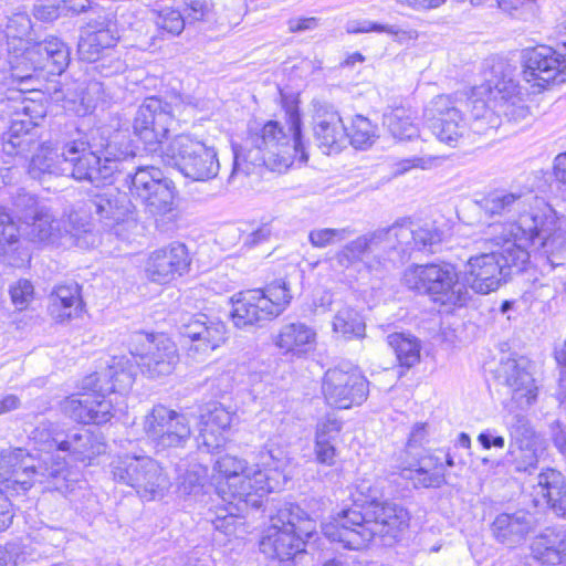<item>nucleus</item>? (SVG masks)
Here are the masks:
<instances>
[{
  "mask_svg": "<svg viewBox=\"0 0 566 566\" xmlns=\"http://www.w3.org/2000/svg\"><path fill=\"white\" fill-rule=\"evenodd\" d=\"M333 332L346 340L365 337L366 324L358 311L343 306L333 317Z\"/></svg>",
  "mask_w": 566,
  "mask_h": 566,
  "instance_id": "37998d69",
  "label": "nucleus"
},
{
  "mask_svg": "<svg viewBox=\"0 0 566 566\" xmlns=\"http://www.w3.org/2000/svg\"><path fill=\"white\" fill-rule=\"evenodd\" d=\"M523 78L532 86L545 88L566 81V59L551 46L538 45L523 52Z\"/></svg>",
  "mask_w": 566,
  "mask_h": 566,
  "instance_id": "aec40b11",
  "label": "nucleus"
},
{
  "mask_svg": "<svg viewBox=\"0 0 566 566\" xmlns=\"http://www.w3.org/2000/svg\"><path fill=\"white\" fill-rule=\"evenodd\" d=\"M499 8L514 19L531 21L538 14L537 0H497Z\"/></svg>",
  "mask_w": 566,
  "mask_h": 566,
  "instance_id": "864d4df0",
  "label": "nucleus"
},
{
  "mask_svg": "<svg viewBox=\"0 0 566 566\" xmlns=\"http://www.w3.org/2000/svg\"><path fill=\"white\" fill-rule=\"evenodd\" d=\"M388 345L394 349L400 366L410 368L420 359V343L410 334L394 333L387 336Z\"/></svg>",
  "mask_w": 566,
  "mask_h": 566,
  "instance_id": "c03bdc74",
  "label": "nucleus"
},
{
  "mask_svg": "<svg viewBox=\"0 0 566 566\" xmlns=\"http://www.w3.org/2000/svg\"><path fill=\"white\" fill-rule=\"evenodd\" d=\"M336 261L344 268L363 263L369 271L387 269L394 262L388 227L379 228L346 243L337 253Z\"/></svg>",
  "mask_w": 566,
  "mask_h": 566,
  "instance_id": "dca6fc26",
  "label": "nucleus"
},
{
  "mask_svg": "<svg viewBox=\"0 0 566 566\" xmlns=\"http://www.w3.org/2000/svg\"><path fill=\"white\" fill-rule=\"evenodd\" d=\"M31 439L38 444L40 450L51 451L56 449L60 451V442H63V433L57 432L55 424L52 422H41L33 431Z\"/></svg>",
  "mask_w": 566,
  "mask_h": 566,
  "instance_id": "5fc2aeb1",
  "label": "nucleus"
},
{
  "mask_svg": "<svg viewBox=\"0 0 566 566\" xmlns=\"http://www.w3.org/2000/svg\"><path fill=\"white\" fill-rule=\"evenodd\" d=\"M376 126L363 115L353 118L350 130H347L349 143L355 148H366L377 138Z\"/></svg>",
  "mask_w": 566,
  "mask_h": 566,
  "instance_id": "8fccbe9b",
  "label": "nucleus"
},
{
  "mask_svg": "<svg viewBox=\"0 0 566 566\" xmlns=\"http://www.w3.org/2000/svg\"><path fill=\"white\" fill-rule=\"evenodd\" d=\"M90 210L109 231L125 237V231L137 227L134 207L126 193L116 188L97 191L91 196Z\"/></svg>",
  "mask_w": 566,
  "mask_h": 566,
  "instance_id": "6ab92c4d",
  "label": "nucleus"
},
{
  "mask_svg": "<svg viewBox=\"0 0 566 566\" xmlns=\"http://www.w3.org/2000/svg\"><path fill=\"white\" fill-rule=\"evenodd\" d=\"M535 528L536 522L534 516L524 510L513 513H501L496 515L491 525L494 538L510 548L522 545Z\"/></svg>",
  "mask_w": 566,
  "mask_h": 566,
  "instance_id": "473e14b6",
  "label": "nucleus"
},
{
  "mask_svg": "<svg viewBox=\"0 0 566 566\" xmlns=\"http://www.w3.org/2000/svg\"><path fill=\"white\" fill-rule=\"evenodd\" d=\"M535 504L548 505L558 516H566V482L563 474L554 469H546L537 476Z\"/></svg>",
  "mask_w": 566,
  "mask_h": 566,
  "instance_id": "f704fd0d",
  "label": "nucleus"
},
{
  "mask_svg": "<svg viewBox=\"0 0 566 566\" xmlns=\"http://www.w3.org/2000/svg\"><path fill=\"white\" fill-rule=\"evenodd\" d=\"M104 391H92L90 406L92 411L87 415L91 417L90 423L103 424L113 417V400L106 398Z\"/></svg>",
  "mask_w": 566,
  "mask_h": 566,
  "instance_id": "4d7b16f0",
  "label": "nucleus"
},
{
  "mask_svg": "<svg viewBox=\"0 0 566 566\" xmlns=\"http://www.w3.org/2000/svg\"><path fill=\"white\" fill-rule=\"evenodd\" d=\"M486 252L471 256L464 280L479 294L496 291L513 270L522 272L530 248L552 268L566 265V216L554 208L523 214L516 223H492L485 232Z\"/></svg>",
  "mask_w": 566,
  "mask_h": 566,
  "instance_id": "f257e3e1",
  "label": "nucleus"
},
{
  "mask_svg": "<svg viewBox=\"0 0 566 566\" xmlns=\"http://www.w3.org/2000/svg\"><path fill=\"white\" fill-rule=\"evenodd\" d=\"M25 559L24 549L19 543H7L0 547V566H21Z\"/></svg>",
  "mask_w": 566,
  "mask_h": 566,
  "instance_id": "e2e57ef3",
  "label": "nucleus"
},
{
  "mask_svg": "<svg viewBox=\"0 0 566 566\" xmlns=\"http://www.w3.org/2000/svg\"><path fill=\"white\" fill-rule=\"evenodd\" d=\"M0 469L4 474H10L15 483L29 490L34 482H42L44 473L33 464V459L25 449L15 448L4 450L0 454Z\"/></svg>",
  "mask_w": 566,
  "mask_h": 566,
  "instance_id": "c9c22d12",
  "label": "nucleus"
},
{
  "mask_svg": "<svg viewBox=\"0 0 566 566\" xmlns=\"http://www.w3.org/2000/svg\"><path fill=\"white\" fill-rule=\"evenodd\" d=\"M382 496L381 488L375 479L363 478L355 484V492L353 493L355 509H364L365 512L373 510L376 505L381 503L379 500Z\"/></svg>",
  "mask_w": 566,
  "mask_h": 566,
  "instance_id": "09e8293b",
  "label": "nucleus"
},
{
  "mask_svg": "<svg viewBox=\"0 0 566 566\" xmlns=\"http://www.w3.org/2000/svg\"><path fill=\"white\" fill-rule=\"evenodd\" d=\"M409 526L408 511L395 502H381L373 510L342 511L333 522L324 524L323 534L345 548L360 549L375 537L385 546H391Z\"/></svg>",
  "mask_w": 566,
  "mask_h": 566,
  "instance_id": "39448f33",
  "label": "nucleus"
},
{
  "mask_svg": "<svg viewBox=\"0 0 566 566\" xmlns=\"http://www.w3.org/2000/svg\"><path fill=\"white\" fill-rule=\"evenodd\" d=\"M33 285L28 280H19L10 289L12 303L20 311L28 307L29 303L33 300Z\"/></svg>",
  "mask_w": 566,
  "mask_h": 566,
  "instance_id": "052dcab7",
  "label": "nucleus"
},
{
  "mask_svg": "<svg viewBox=\"0 0 566 566\" xmlns=\"http://www.w3.org/2000/svg\"><path fill=\"white\" fill-rule=\"evenodd\" d=\"M493 83L491 80L470 91L434 96L423 108L426 127L440 143L451 147L458 146L469 129L478 135L495 130L501 119L489 105Z\"/></svg>",
  "mask_w": 566,
  "mask_h": 566,
  "instance_id": "7ed1b4c3",
  "label": "nucleus"
},
{
  "mask_svg": "<svg viewBox=\"0 0 566 566\" xmlns=\"http://www.w3.org/2000/svg\"><path fill=\"white\" fill-rule=\"evenodd\" d=\"M188 105V98L177 93L165 97H146L136 112L134 133L150 153L159 151L163 161L177 167L185 177L195 181L210 180L217 177L220 169L213 147L189 134L176 135L164 146L171 126Z\"/></svg>",
  "mask_w": 566,
  "mask_h": 566,
  "instance_id": "f03ea898",
  "label": "nucleus"
},
{
  "mask_svg": "<svg viewBox=\"0 0 566 566\" xmlns=\"http://www.w3.org/2000/svg\"><path fill=\"white\" fill-rule=\"evenodd\" d=\"M190 263L187 247L181 242H171L149 254L145 272L150 281L165 284L187 273Z\"/></svg>",
  "mask_w": 566,
  "mask_h": 566,
  "instance_id": "393cba45",
  "label": "nucleus"
},
{
  "mask_svg": "<svg viewBox=\"0 0 566 566\" xmlns=\"http://www.w3.org/2000/svg\"><path fill=\"white\" fill-rule=\"evenodd\" d=\"M247 154L233 147V166L229 180L242 172L250 175L254 167L266 166L271 170L287 169L296 157L307 161L302 136L301 118L297 112L289 115V122L282 124L269 120L261 128L250 130Z\"/></svg>",
  "mask_w": 566,
  "mask_h": 566,
  "instance_id": "20e7f679",
  "label": "nucleus"
},
{
  "mask_svg": "<svg viewBox=\"0 0 566 566\" xmlns=\"http://www.w3.org/2000/svg\"><path fill=\"white\" fill-rule=\"evenodd\" d=\"M119 40L116 21L107 12H95L81 28L77 52L83 61L96 62Z\"/></svg>",
  "mask_w": 566,
  "mask_h": 566,
  "instance_id": "412c9836",
  "label": "nucleus"
},
{
  "mask_svg": "<svg viewBox=\"0 0 566 566\" xmlns=\"http://www.w3.org/2000/svg\"><path fill=\"white\" fill-rule=\"evenodd\" d=\"M401 475L415 488H441L447 482L442 458L436 453L421 457L413 467L405 468Z\"/></svg>",
  "mask_w": 566,
  "mask_h": 566,
  "instance_id": "4c0bfd02",
  "label": "nucleus"
},
{
  "mask_svg": "<svg viewBox=\"0 0 566 566\" xmlns=\"http://www.w3.org/2000/svg\"><path fill=\"white\" fill-rule=\"evenodd\" d=\"M156 24L160 29L178 35L185 28L186 17L176 9L164 8L158 12Z\"/></svg>",
  "mask_w": 566,
  "mask_h": 566,
  "instance_id": "13d9d810",
  "label": "nucleus"
},
{
  "mask_svg": "<svg viewBox=\"0 0 566 566\" xmlns=\"http://www.w3.org/2000/svg\"><path fill=\"white\" fill-rule=\"evenodd\" d=\"M62 2H39L33 6V15L36 20L52 22L56 20L62 12Z\"/></svg>",
  "mask_w": 566,
  "mask_h": 566,
  "instance_id": "69168bd1",
  "label": "nucleus"
},
{
  "mask_svg": "<svg viewBox=\"0 0 566 566\" xmlns=\"http://www.w3.org/2000/svg\"><path fill=\"white\" fill-rule=\"evenodd\" d=\"M493 73L492 107L496 109L499 118L503 116L515 123L526 119L531 115L525 99L527 94L515 78V69L506 62H499L493 66Z\"/></svg>",
  "mask_w": 566,
  "mask_h": 566,
  "instance_id": "a211bd4d",
  "label": "nucleus"
},
{
  "mask_svg": "<svg viewBox=\"0 0 566 566\" xmlns=\"http://www.w3.org/2000/svg\"><path fill=\"white\" fill-rule=\"evenodd\" d=\"M129 353L140 370L150 378L172 373L179 356L176 344L164 334L135 332L130 335Z\"/></svg>",
  "mask_w": 566,
  "mask_h": 566,
  "instance_id": "4468645a",
  "label": "nucleus"
},
{
  "mask_svg": "<svg viewBox=\"0 0 566 566\" xmlns=\"http://www.w3.org/2000/svg\"><path fill=\"white\" fill-rule=\"evenodd\" d=\"M8 102L12 117L8 130L2 134V149L9 156H25L38 147L34 128L46 111L42 103L25 97L21 91L12 92Z\"/></svg>",
  "mask_w": 566,
  "mask_h": 566,
  "instance_id": "9b49d317",
  "label": "nucleus"
},
{
  "mask_svg": "<svg viewBox=\"0 0 566 566\" xmlns=\"http://www.w3.org/2000/svg\"><path fill=\"white\" fill-rule=\"evenodd\" d=\"M116 483L130 486L144 501L160 499L170 488L161 464L149 455L123 454L109 463Z\"/></svg>",
  "mask_w": 566,
  "mask_h": 566,
  "instance_id": "9d476101",
  "label": "nucleus"
},
{
  "mask_svg": "<svg viewBox=\"0 0 566 566\" xmlns=\"http://www.w3.org/2000/svg\"><path fill=\"white\" fill-rule=\"evenodd\" d=\"M92 394L72 395L61 402L62 412L72 420L80 423H90L92 411L90 406Z\"/></svg>",
  "mask_w": 566,
  "mask_h": 566,
  "instance_id": "3c124183",
  "label": "nucleus"
},
{
  "mask_svg": "<svg viewBox=\"0 0 566 566\" xmlns=\"http://www.w3.org/2000/svg\"><path fill=\"white\" fill-rule=\"evenodd\" d=\"M392 254L402 258L413 250L434 252L442 241V232L433 224L415 228L410 221H397L388 227Z\"/></svg>",
  "mask_w": 566,
  "mask_h": 566,
  "instance_id": "a878e982",
  "label": "nucleus"
},
{
  "mask_svg": "<svg viewBox=\"0 0 566 566\" xmlns=\"http://www.w3.org/2000/svg\"><path fill=\"white\" fill-rule=\"evenodd\" d=\"M313 132L318 147L325 154L338 153L348 140L347 128L337 111L321 106L313 117Z\"/></svg>",
  "mask_w": 566,
  "mask_h": 566,
  "instance_id": "7c9ffc66",
  "label": "nucleus"
},
{
  "mask_svg": "<svg viewBox=\"0 0 566 566\" xmlns=\"http://www.w3.org/2000/svg\"><path fill=\"white\" fill-rule=\"evenodd\" d=\"M211 3L209 0H187L186 20L200 21L210 12Z\"/></svg>",
  "mask_w": 566,
  "mask_h": 566,
  "instance_id": "774afa93",
  "label": "nucleus"
},
{
  "mask_svg": "<svg viewBox=\"0 0 566 566\" xmlns=\"http://www.w3.org/2000/svg\"><path fill=\"white\" fill-rule=\"evenodd\" d=\"M31 30V20L27 12H15L8 17L6 23L7 36L22 38Z\"/></svg>",
  "mask_w": 566,
  "mask_h": 566,
  "instance_id": "680f3d73",
  "label": "nucleus"
},
{
  "mask_svg": "<svg viewBox=\"0 0 566 566\" xmlns=\"http://www.w3.org/2000/svg\"><path fill=\"white\" fill-rule=\"evenodd\" d=\"M81 306V286L76 282L59 284L50 295L51 314L60 321L70 318Z\"/></svg>",
  "mask_w": 566,
  "mask_h": 566,
  "instance_id": "ea45409f",
  "label": "nucleus"
},
{
  "mask_svg": "<svg viewBox=\"0 0 566 566\" xmlns=\"http://www.w3.org/2000/svg\"><path fill=\"white\" fill-rule=\"evenodd\" d=\"M382 33L389 34L394 41L401 45H408L419 38V32L416 29L402 27L399 24H384Z\"/></svg>",
  "mask_w": 566,
  "mask_h": 566,
  "instance_id": "0e129e2a",
  "label": "nucleus"
},
{
  "mask_svg": "<svg viewBox=\"0 0 566 566\" xmlns=\"http://www.w3.org/2000/svg\"><path fill=\"white\" fill-rule=\"evenodd\" d=\"M178 328L181 336L193 343L189 350L195 353H210L223 344L227 337L224 323L205 314L181 316Z\"/></svg>",
  "mask_w": 566,
  "mask_h": 566,
  "instance_id": "bb28decb",
  "label": "nucleus"
},
{
  "mask_svg": "<svg viewBox=\"0 0 566 566\" xmlns=\"http://www.w3.org/2000/svg\"><path fill=\"white\" fill-rule=\"evenodd\" d=\"M314 454L319 464L333 467L336 463L337 457L336 443L315 440Z\"/></svg>",
  "mask_w": 566,
  "mask_h": 566,
  "instance_id": "338daca9",
  "label": "nucleus"
},
{
  "mask_svg": "<svg viewBox=\"0 0 566 566\" xmlns=\"http://www.w3.org/2000/svg\"><path fill=\"white\" fill-rule=\"evenodd\" d=\"M230 301L232 304L230 318L237 328L261 327L265 322L275 318L261 290L238 292L231 296Z\"/></svg>",
  "mask_w": 566,
  "mask_h": 566,
  "instance_id": "cd10ccee",
  "label": "nucleus"
},
{
  "mask_svg": "<svg viewBox=\"0 0 566 566\" xmlns=\"http://www.w3.org/2000/svg\"><path fill=\"white\" fill-rule=\"evenodd\" d=\"M322 392L327 405L349 409L367 399L369 382L357 368H329L323 377Z\"/></svg>",
  "mask_w": 566,
  "mask_h": 566,
  "instance_id": "f3484780",
  "label": "nucleus"
},
{
  "mask_svg": "<svg viewBox=\"0 0 566 566\" xmlns=\"http://www.w3.org/2000/svg\"><path fill=\"white\" fill-rule=\"evenodd\" d=\"M316 533V522L296 504L282 505L260 541L261 553L269 566H292V559L304 552L306 542Z\"/></svg>",
  "mask_w": 566,
  "mask_h": 566,
  "instance_id": "0eeeda50",
  "label": "nucleus"
},
{
  "mask_svg": "<svg viewBox=\"0 0 566 566\" xmlns=\"http://www.w3.org/2000/svg\"><path fill=\"white\" fill-rule=\"evenodd\" d=\"M24 59L31 61L33 71L46 70L50 74H61L70 62V51L64 42L57 38H51L29 49Z\"/></svg>",
  "mask_w": 566,
  "mask_h": 566,
  "instance_id": "72a5a7b5",
  "label": "nucleus"
},
{
  "mask_svg": "<svg viewBox=\"0 0 566 566\" xmlns=\"http://www.w3.org/2000/svg\"><path fill=\"white\" fill-rule=\"evenodd\" d=\"M234 412L222 403L211 401L200 408L197 443L200 450L214 452L227 442Z\"/></svg>",
  "mask_w": 566,
  "mask_h": 566,
  "instance_id": "b1692460",
  "label": "nucleus"
},
{
  "mask_svg": "<svg viewBox=\"0 0 566 566\" xmlns=\"http://www.w3.org/2000/svg\"><path fill=\"white\" fill-rule=\"evenodd\" d=\"M343 423L335 416L327 415L318 420L315 430V440L337 443Z\"/></svg>",
  "mask_w": 566,
  "mask_h": 566,
  "instance_id": "bf43d9fd",
  "label": "nucleus"
},
{
  "mask_svg": "<svg viewBox=\"0 0 566 566\" xmlns=\"http://www.w3.org/2000/svg\"><path fill=\"white\" fill-rule=\"evenodd\" d=\"M354 234L350 228H324L314 229L308 233V240L314 248H326L332 244L342 242Z\"/></svg>",
  "mask_w": 566,
  "mask_h": 566,
  "instance_id": "6e6d98bb",
  "label": "nucleus"
},
{
  "mask_svg": "<svg viewBox=\"0 0 566 566\" xmlns=\"http://www.w3.org/2000/svg\"><path fill=\"white\" fill-rule=\"evenodd\" d=\"M482 208L486 214L494 216H510L514 213H518V217L523 214H537L538 212L544 211L546 208H552L551 206H545L542 209H538L533 212H521V209L524 208L522 196L511 192L496 191L489 195L482 201ZM517 220L512 221L511 223H516Z\"/></svg>",
  "mask_w": 566,
  "mask_h": 566,
  "instance_id": "a19ab883",
  "label": "nucleus"
},
{
  "mask_svg": "<svg viewBox=\"0 0 566 566\" xmlns=\"http://www.w3.org/2000/svg\"><path fill=\"white\" fill-rule=\"evenodd\" d=\"M510 433L509 461L518 472H528L536 468L538 448L528 419L521 413L512 415L505 421Z\"/></svg>",
  "mask_w": 566,
  "mask_h": 566,
  "instance_id": "5701e85b",
  "label": "nucleus"
},
{
  "mask_svg": "<svg viewBox=\"0 0 566 566\" xmlns=\"http://www.w3.org/2000/svg\"><path fill=\"white\" fill-rule=\"evenodd\" d=\"M143 431L157 452L185 448L191 437L187 416L161 403L144 417Z\"/></svg>",
  "mask_w": 566,
  "mask_h": 566,
  "instance_id": "2eb2a0df",
  "label": "nucleus"
},
{
  "mask_svg": "<svg viewBox=\"0 0 566 566\" xmlns=\"http://www.w3.org/2000/svg\"><path fill=\"white\" fill-rule=\"evenodd\" d=\"M212 480L221 500L238 499L259 509L262 497L271 493V486L261 469L248 465L244 459L224 454L213 465Z\"/></svg>",
  "mask_w": 566,
  "mask_h": 566,
  "instance_id": "6e6552de",
  "label": "nucleus"
},
{
  "mask_svg": "<svg viewBox=\"0 0 566 566\" xmlns=\"http://www.w3.org/2000/svg\"><path fill=\"white\" fill-rule=\"evenodd\" d=\"M255 467L265 474L271 492H274L291 480L293 459L279 439H269L258 453Z\"/></svg>",
  "mask_w": 566,
  "mask_h": 566,
  "instance_id": "c85d7f7f",
  "label": "nucleus"
},
{
  "mask_svg": "<svg viewBox=\"0 0 566 566\" xmlns=\"http://www.w3.org/2000/svg\"><path fill=\"white\" fill-rule=\"evenodd\" d=\"M105 444L88 430L66 434L60 442V451L69 452L70 457L80 462H91L96 455L105 452Z\"/></svg>",
  "mask_w": 566,
  "mask_h": 566,
  "instance_id": "58836bf2",
  "label": "nucleus"
},
{
  "mask_svg": "<svg viewBox=\"0 0 566 566\" xmlns=\"http://www.w3.org/2000/svg\"><path fill=\"white\" fill-rule=\"evenodd\" d=\"M20 232L22 233V227L19 228L11 216L0 209V255L18 250Z\"/></svg>",
  "mask_w": 566,
  "mask_h": 566,
  "instance_id": "603ef678",
  "label": "nucleus"
},
{
  "mask_svg": "<svg viewBox=\"0 0 566 566\" xmlns=\"http://www.w3.org/2000/svg\"><path fill=\"white\" fill-rule=\"evenodd\" d=\"M533 368L530 359L520 356L502 359L496 369L497 379L509 388L512 400L522 409L530 407L537 398Z\"/></svg>",
  "mask_w": 566,
  "mask_h": 566,
  "instance_id": "4be33fe9",
  "label": "nucleus"
},
{
  "mask_svg": "<svg viewBox=\"0 0 566 566\" xmlns=\"http://www.w3.org/2000/svg\"><path fill=\"white\" fill-rule=\"evenodd\" d=\"M124 186L129 195L145 205L153 214L166 213L172 208L175 185L157 167H136L134 172L126 175Z\"/></svg>",
  "mask_w": 566,
  "mask_h": 566,
  "instance_id": "ddd939ff",
  "label": "nucleus"
},
{
  "mask_svg": "<svg viewBox=\"0 0 566 566\" xmlns=\"http://www.w3.org/2000/svg\"><path fill=\"white\" fill-rule=\"evenodd\" d=\"M531 553L543 565H566V531L546 528L533 539Z\"/></svg>",
  "mask_w": 566,
  "mask_h": 566,
  "instance_id": "e433bc0d",
  "label": "nucleus"
},
{
  "mask_svg": "<svg viewBox=\"0 0 566 566\" xmlns=\"http://www.w3.org/2000/svg\"><path fill=\"white\" fill-rule=\"evenodd\" d=\"M21 209L19 219L22 222V235L29 241L39 244H55L59 240L66 235L77 237L81 231L87 232L88 230L83 226V229L69 228L66 221L56 218L53 211L43 205H39L33 197L28 193L20 195L15 200V207ZM76 214H71L69 223H74Z\"/></svg>",
  "mask_w": 566,
  "mask_h": 566,
  "instance_id": "f8f14e48",
  "label": "nucleus"
},
{
  "mask_svg": "<svg viewBox=\"0 0 566 566\" xmlns=\"http://www.w3.org/2000/svg\"><path fill=\"white\" fill-rule=\"evenodd\" d=\"M260 290L274 317L286 310L293 297L285 280H276Z\"/></svg>",
  "mask_w": 566,
  "mask_h": 566,
  "instance_id": "de8ad7c7",
  "label": "nucleus"
},
{
  "mask_svg": "<svg viewBox=\"0 0 566 566\" xmlns=\"http://www.w3.org/2000/svg\"><path fill=\"white\" fill-rule=\"evenodd\" d=\"M64 155L63 146L61 149H53L48 145L41 146L38 154H35L29 165V174L34 179H41L43 175L65 176L63 165Z\"/></svg>",
  "mask_w": 566,
  "mask_h": 566,
  "instance_id": "79ce46f5",
  "label": "nucleus"
},
{
  "mask_svg": "<svg viewBox=\"0 0 566 566\" xmlns=\"http://www.w3.org/2000/svg\"><path fill=\"white\" fill-rule=\"evenodd\" d=\"M384 125L397 139L410 140L418 136V127L413 124L412 117L402 107L391 109L384 115Z\"/></svg>",
  "mask_w": 566,
  "mask_h": 566,
  "instance_id": "a18cd8bd",
  "label": "nucleus"
},
{
  "mask_svg": "<svg viewBox=\"0 0 566 566\" xmlns=\"http://www.w3.org/2000/svg\"><path fill=\"white\" fill-rule=\"evenodd\" d=\"M227 503V507L220 510L216 518L212 520L214 528L226 535H232L235 533L237 524L241 522L240 513L244 509L251 507V504L240 502L238 499L222 500Z\"/></svg>",
  "mask_w": 566,
  "mask_h": 566,
  "instance_id": "49530a36",
  "label": "nucleus"
},
{
  "mask_svg": "<svg viewBox=\"0 0 566 566\" xmlns=\"http://www.w3.org/2000/svg\"><path fill=\"white\" fill-rule=\"evenodd\" d=\"M105 127H92L87 132L77 130L76 136L63 144L65 176L80 182L99 187L113 181L119 171V164L135 153L127 145L125 150L115 151Z\"/></svg>",
  "mask_w": 566,
  "mask_h": 566,
  "instance_id": "423d86ee",
  "label": "nucleus"
},
{
  "mask_svg": "<svg viewBox=\"0 0 566 566\" xmlns=\"http://www.w3.org/2000/svg\"><path fill=\"white\" fill-rule=\"evenodd\" d=\"M136 367L125 357H114L112 364L102 371L94 373L83 380L82 388L86 391H104L125 394L134 381Z\"/></svg>",
  "mask_w": 566,
  "mask_h": 566,
  "instance_id": "c756f323",
  "label": "nucleus"
},
{
  "mask_svg": "<svg viewBox=\"0 0 566 566\" xmlns=\"http://www.w3.org/2000/svg\"><path fill=\"white\" fill-rule=\"evenodd\" d=\"M401 281L409 290L428 295L443 306L461 307L470 298L467 286L459 281L458 272L450 263L410 265L403 271Z\"/></svg>",
  "mask_w": 566,
  "mask_h": 566,
  "instance_id": "1a4fd4ad",
  "label": "nucleus"
},
{
  "mask_svg": "<svg viewBox=\"0 0 566 566\" xmlns=\"http://www.w3.org/2000/svg\"><path fill=\"white\" fill-rule=\"evenodd\" d=\"M317 333L313 326L295 321L283 324L272 335L273 345L286 356L302 358L316 346Z\"/></svg>",
  "mask_w": 566,
  "mask_h": 566,
  "instance_id": "2f4dec72",
  "label": "nucleus"
}]
</instances>
